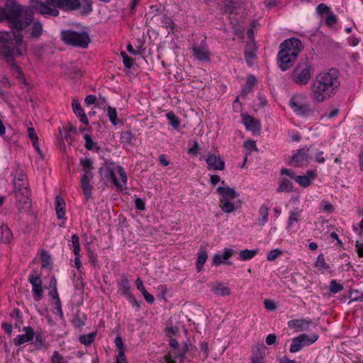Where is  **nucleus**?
Instances as JSON below:
<instances>
[{
    "mask_svg": "<svg viewBox=\"0 0 363 363\" xmlns=\"http://www.w3.org/2000/svg\"><path fill=\"white\" fill-rule=\"evenodd\" d=\"M161 23H162L163 27L169 28L171 31H173L175 24L171 17L164 14L161 18Z\"/></svg>",
    "mask_w": 363,
    "mask_h": 363,
    "instance_id": "nucleus-45",
    "label": "nucleus"
},
{
    "mask_svg": "<svg viewBox=\"0 0 363 363\" xmlns=\"http://www.w3.org/2000/svg\"><path fill=\"white\" fill-rule=\"evenodd\" d=\"M207 259L208 253L205 247L201 246L199 250L197 260L196 263V269L197 272H200L203 269V265Z\"/></svg>",
    "mask_w": 363,
    "mask_h": 363,
    "instance_id": "nucleus-26",
    "label": "nucleus"
},
{
    "mask_svg": "<svg viewBox=\"0 0 363 363\" xmlns=\"http://www.w3.org/2000/svg\"><path fill=\"white\" fill-rule=\"evenodd\" d=\"M313 67L308 63L298 64L290 73V79L298 85H306L312 75Z\"/></svg>",
    "mask_w": 363,
    "mask_h": 363,
    "instance_id": "nucleus-9",
    "label": "nucleus"
},
{
    "mask_svg": "<svg viewBox=\"0 0 363 363\" xmlns=\"http://www.w3.org/2000/svg\"><path fill=\"white\" fill-rule=\"evenodd\" d=\"M331 11V8L323 3L318 4V6L316 7V12L320 16H322L324 13L328 14Z\"/></svg>",
    "mask_w": 363,
    "mask_h": 363,
    "instance_id": "nucleus-50",
    "label": "nucleus"
},
{
    "mask_svg": "<svg viewBox=\"0 0 363 363\" xmlns=\"http://www.w3.org/2000/svg\"><path fill=\"white\" fill-rule=\"evenodd\" d=\"M89 262L93 265L96 266L98 263L97 256L94 254V250L89 249L87 251Z\"/></svg>",
    "mask_w": 363,
    "mask_h": 363,
    "instance_id": "nucleus-56",
    "label": "nucleus"
},
{
    "mask_svg": "<svg viewBox=\"0 0 363 363\" xmlns=\"http://www.w3.org/2000/svg\"><path fill=\"white\" fill-rule=\"evenodd\" d=\"M289 106L299 116L307 117L313 113V111L308 102V96L304 93L292 95L289 99Z\"/></svg>",
    "mask_w": 363,
    "mask_h": 363,
    "instance_id": "nucleus-8",
    "label": "nucleus"
},
{
    "mask_svg": "<svg viewBox=\"0 0 363 363\" xmlns=\"http://www.w3.org/2000/svg\"><path fill=\"white\" fill-rule=\"evenodd\" d=\"M28 281L32 285V292L33 299L35 301H40L43 296V290L42 287V280L40 276L36 272H32L28 276Z\"/></svg>",
    "mask_w": 363,
    "mask_h": 363,
    "instance_id": "nucleus-15",
    "label": "nucleus"
},
{
    "mask_svg": "<svg viewBox=\"0 0 363 363\" xmlns=\"http://www.w3.org/2000/svg\"><path fill=\"white\" fill-rule=\"evenodd\" d=\"M135 207L137 210L144 211L145 209V201L140 198H137L135 200Z\"/></svg>",
    "mask_w": 363,
    "mask_h": 363,
    "instance_id": "nucleus-61",
    "label": "nucleus"
},
{
    "mask_svg": "<svg viewBox=\"0 0 363 363\" xmlns=\"http://www.w3.org/2000/svg\"><path fill=\"white\" fill-rule=\"evenodd\" d=\"M40 259L42 268L51 269L52 264L51 256L45 250H41Z\"/></svg>",
    "mask_w": 363,
    "mask_h": 363,
    "instance_id": "nucleus-36",
    "label": "nucleus"
},
{
    "mask_svg": "<svg viewBox=\"0 0 363 363\" xmlns=\"http://www.w3.org/2000/svg\"><path fill=\"white\" fill-rule=\"evenodd\" d=\"M282 254V251L279 248L270 250L267 255V259L269 261L275 260L279 255Z\"/></svg>",
    "mask_w": 363,
    "mask_h": 363,
    "instance_id": "nucleus-51",
    "label": "nucleus"
},
{
    "mask_svg": "<svg viewBox=\"0 0 363 363\" xmlns=\"http://www.w3.org/2000/svg\"><path fill=\"white\" fill-rule=\"evenodd\" d=\"M43 32V26L40 22H34L30 29V36L32 38H38Z\"/></svg>",
    "mask_w": 363,
    "mask_h": 363,
    "instance_id": "nucleus-43",
    "label": "nucleus"
},
{
    "mask_svg": "<svg viewBox=\"0 0 363 363\" xmlns=\"http://www.w3.org/2000/svg\"><path fill=\"white\" fill-rule=\"evenodd\" d=\"M14 187L16 191V197L18 198L21 194L23 203L26 206H30L28 184L25 174L21 173L14 179Z\"/></svg>",
    "mask_w": 363,
    "mask_h": 363,
    "instance_id": "nucleus-11",
    "label": "nucleus"
},
{
    "mask_svg": "<svg viewBox=\"0 0 363 363\" xmlns=\"http://www.w3.org/2000/svg\"><path fill=\"white\" fill-rule=\"evenodd\" d=\"M121 56L123 57V65L126 68H131L133 65V60L128 57L125 51L121 52Z\"/></svg>",
    "mask_w": 363,
    "mask_h": 363,
    "instance_id": "nucleus-54",
    "label": "nucleus"
},
{
    "mask_svg": "<svg viewBox=\"0 0 363 363\" xmlns=\"http://www.w3.org/2000/svg\"><path fill=\"white\" fill-rule=\"evenodd\" d=\"M242 122L247 130L259 131L261 124L259 121L247 113H242Z\"/></svg>",
    "mask_w": 363,
    "mask_h": 363,
    "instance_id": "nucleus-21",
    "label": "nucleus"
},
{
    "mask_svg": "<svg viewBox=\"0 0 363 363\" xmlns=\"http://www.w3.org/2000/svg\"><path fill=\"white\" fill-rule=\"evenodd\" d=\"M223 13L228 14L230 19L238 16L243 9L242 4L238 0H224Z\"/></svg>",
    "mask_w": 363,
    "mask_h": 363,
    "instance_id": "nucleus-17",
    "label": "nucleus"
},
{
    "mask_svg": "<svg viewBox=\"0 0 363 363\" xmlns=\"http://www.w3.org/2000/svg\"><path fill=\"white\" fill-rule=\"evenodd\" d=\"M80 164L82 166V171L83 172L80 179L81 186L86 197V200L88 201L92 196L91 191L93 186L90 182L94 177L93 161L89 157L82 158L80 160Z\"/></svg>",
    "mask_w": 363,
    "mask_h": 363,
    "instance_id": "nucleus-7",
    "label": "nucleus"
},
{
    "mask_svg": "<svg viewBox=\"0 0 363 363\" xmlns=\"http://www.w3.org/2000/svg\"><path fill=\"white\" fill-rule=\"evenodd\" d=\"M337 23V18L334 14L333 11L327 14V16L325 19V23L328 27H333L334 25H335Z\"/></svg>",
    "mask_w": 363,
    "mask_h": 363,
    "instance_id": "nucleus-48",
    "label": "nucleus"
},
{
    "mask_svg": "<svg viewBox=\"0 0 363 363\" xmlns=\"http://www.w3.org/2000/svg\"><path fill=\"white\" fill-rule=\"evenodd\" d=\"M266 344L272 345L277 344V335L275 334H269L265 339Z\"/></svg>",
    "mask_w": 363,
    "mask_h": 363,
    "instance_id": "nucleus-63",
    "label": "nucleus"
},
{
    "mask_svg": "<svg viewBox=\"0 0 363 363\" xmlns=\"http://www.w3.org/2000/svg\"><path fill=\"white\" fill-rule=\"evenodd\" d=\"M128 301H130L133 306L136 308V311H138L141 309V305L140 303L135 299L134 296L132 294L129 296L128 298H126Z\"/></svg>",
    "mask_w": 363,
    "mask_h": 363,
    "instance_id": "nucleus-59",
    "label": "nucleus"
},
{
    "mask_svg": "<svg viewBox=\"0 0 363 363\" xmlns=\"http://www.w3.org/2000/svg\"><path fill=\"white\" fill-rule=\"evenodd\" d=\"M340 86V73L337 69L323 71L316 75L311 84L313 99L317 102H323L334 96Z\"/></svg>",
    "mask_w": 363,
    "mask_h": 363,
    "instance_id": "nucleus-3",
    "label": "nucleus"
},
{
    "mask_svg": "<svg viewBox=\"0 0 363 363\" xmlns=\"http://www.w3.org/2000/svg\"><path fill=\"white\" fill-rule=\"evenodd\" d=\"M211 291L214 294L220 296H227L230 294V289L219 281H217L215 285L213 286Z\"/></svg>",
    "mask_w": 363,
    "mask_h": 363,
    "instance_id": "nucleus-28",
    "label": "nucleus"
},
{
    "mask_svg": "<svg viewBox=\"0 0 363 363\" xmlns=\"http://www.w3.org/2000/svg\"><path fill=\"white\" fill-rule=\"evenodd\" d=\"M22 331L25 332V334L18 335L13 340V344L16 346H21L24 343L30 342L34 338V330L32 327L25 326Z\"/></svg>",
    "mask_w": 363,
    "mask_h": 363,
    "instance_id": "nucleus-19",
    "label": "nucleus"
},
{
    "mask_svg": "<svg viewBox=\"0 0 363 363\" xmlns=\"http://www.w3.org/2000/svg\"><path fill=\"white\" fill-rule=\"evenodd\" d=\"M256 57V53L255 50H245V58L249 66L252 65V62Z\"/></svg>",
    "mask_w": 363,
    "mask_h": 363,
    "instance_id": "nucleus-52",
    "label": "nucleus"
},
{
    "mask_svg": "<svg viewBox=\"0 0 363 363\" xmlns=\"http://www.w3.org/2000/svg\"><path fill=\"white\" fill-rule=\"evenodd\" d=\"M33 9L43 16H57L58 9L67 11L79 10L82 15H88L92 11L91 0H46L45 2L34 0Z\"/></svg>",
    "mask_w": 363,
    "mask_h": 363,
    "instance_id": "nucleus-2",
    "label": "nucleus"
},
{
    "mask_svg": "<svg viewBox=\"0 0 363 363\" xmlns=\"http://www.w3.org/2000/svg\"><path fill=\"white\" fill-rule=\"evenodd\" d=\"M301 215V211H291L289 213V216L288 218L287 226H286V230L288 231H290L292 226L296 223H298L300 220Z\"/></svg>",
    "mask_w": 363,
    "mask_h": 363,
    "instance_id": "nucleus-34",
    "label": "nucleus"
},
{
    "mask_svg": "<svg viewBox=\"0 0 363 363\" xmlns=\"http://www.w3.org/2000/svg\"><path fill=\"white\" fill-rule=\"evenodd\" d=\"M355 249L358 257L360 258H363V242L362 241H356Z\"/></svg>",
    "mask_w": 363,
    "mask_h": 363,
    "instance_id": "nucleus-60",
    "label": "nucleus"
},
{
    "mask_svg": "<svg viewBox=\"0 0 363 363\" xmlns=\"http://www.w3.org/2000/svg\"><path fill=\"white\" fill-rule=\"evenodd\" d=\"M296 59L291 57V55L284 53V51L281 52H278L277 54V64L282 72H286L290 69L294 65Z\"/></svg>",
    "mask_w": 363,
    "mask_h": 363,
    "instance_id": "nucleus-18",
    "label": "nucleus"
},
{
    "mask_svg": "<svg viewBox=\"0 0 363 363\" xmlns=\"http://www.w3.org/2000/svg\"><path fill=\"white\" fill-rule=\"evenodd\" d=\"M309 150L307 146L296 150L291 157V164L294 167H307L311 159Z\"/></svg>",
    "mask_w": 363,
    "mask_h": 363,
    "instance_id": "nucleus-13",
    "label": "nucleus"
},
{
    "mask_svg": "<svg viewBox=\"0 0 363 363\" xmlns=\"http://www.w3.org/2000/svg\"><path fill=\"white\" fill-rule=\"evenodd\" d=\"M219 206L220 209L226 213H232L235 211V205L229 200H223V201H219Z\"/></svg>",
    "mask_w": 363,
    "mask_h": 363,
    "instance_id": "nucleus-42",
    "label": "nucleus"
},
{
    "mask_svg": "<svg viewBox=\"0 0 363 363\" xmlns=\"http://www.w3.org/2000/svg\"><path fill=\"white\" fill-rule=\"evenodd\" d=\"M317 177L318 175L315 170L309 169L307 170L306 174L302 176L298 175L296 182L298 183L300 186L307 188L311 185L312 182L315 180Z\"/></svg>",
    "mask_w": 363,
    "mask_h": 363,
    "instance_id": "nucleus-22",
    "label": "nucleus"
},
{
    "mask_svg": "<svg viewBox=\"0 0 363 363\" xmlns=\"http://www.w3.org/2000/svg\"><path fill=\"white\" fill-rule=\"evenodd\" d=\"M256 78L254 75H250L247 77L246 82L242 87L241 94L244 96H247L252 91V87L256 83Z\"/></svg>",
    "mask_w": 363,
    "mask_h": 363,
    "instance_id": "nucleus-32",
    "label": "nucleus"
},
{
    "mask_svg": "<svg viewBox=\"0 0 363 363\" xmlns=\"http://www.w3.org/2000/svg\"><path fill=\"white\" fill-rule=\"evenodd\" d=\"M200 349L201 351V357L203 359H206L208 358L209 355V348H208V344L206 341H203L200 344Z\"/></svg>",
    "mask_w": 363,
    "mask_h": 363,
    "instance_id": "nucleus-53",
    "label": "nucleus"
},
{
    "mask_svg": "<svg viewBox=\"0 0 363 363\" xmlns=\"http://www.w3.org/2000/svg\"><path fill=\"white\" fill-rule=\"evenodd\" d=\"M265 356H266V347H262L258 349L257 354L251 358L250 363H266L265 362Z\"/></svg>",
    "mask_w": 363,
    "mask_h": 363,
    "instance_id": "nucleus-41",
    "label": "nucleus"
},
{
    "mask_svg": "<svg viewBox=\"0 0 363 363\" xmlns=\"http://www.w3.org/2000/svg\"><path fill=\"white\" fill-rule=\"evenodd\" d=\"M293 183L286 178H282L277 187V191L289 193L293 191Z\"/></svg>",
    "mask_w": 363,
    "mask_h": 363,
    "instance_id": "nucleus-35",
    "label": "nucleus"
},
{
    "mask_svg": "<svg viewBox=\"0 0 363 363\" xmlns=\"http://www.w3.org/2000/svg\"><path fill=\"white\" fill-rule=\"evenodd\" d=\"M315 268H317L321 273L329 270L330 267L326 263L323 254L320 253L318 255L316 261L314 264Z\"/></svg>",
    "mask_w": 363,
    "mask_h": 363,
    "instance_id": "nucleus-31",
    "label": "nucleus"
},
{
    "mask_svg": "<svg viewBox=\"0 0 363 363\" xmlns=\"http://www.w3.org/2000/svg\"><path fill=\"white\" fill-rule=\"evenodd\" d=\"M121 140L122 143L130 145L133 143L134 137L130 131H123L121 133Z\"/></svg>",
    "mask_w": 363,
    "mask_h": 363,
    "instance_id": "nucleus-47",
    "label": "nucleus"
},
{
    "mask_svg": "<svg viewBox=\"0 0 363 363\" xmlns=\"http://www.w3.org/2000/svg\"><path fill=\"white\" fill-rule=\"evenodd\" d=\"M167 120L169 121V124L175 130L180 128L181 120L175 115V113L171 111L166 114Z\"/></svg>",
    "mask_w": 363,
    "mask_h": 363,
    "instance_id": "nucleus-38",
    "label": "nucleus"
},
{
    "mask_svg": "<svg viewBox=\"0 0 363 363\" xmlns=\"http://www.w3.org/2000/svg\"><path fill=\"white\" fill-rule=\"evenodd\" d=\"M320 208L326 213H330L334 211L333 205L328 201L323 199L320 202Z\"/></svg>",
    "mask_w": 363,
    "mask_h": 363,
    "instance_id": "nucleus-49",
    "label": "nucleus"
},
{
    "mask_svg": "<svg viewBox=\"0 0 363 363\" xmlns=\"http://www.w3.org/2000/svg\"><path fill=\"white\" fill-rule=\"evenodd\" d=\"M99 174L102 177L110 179L118 190H122L123 186L127 184L128 177L122 166L106 163L100 168Z\"/></svg>",
    "mask_w": 363,
    "mask_h": 363,
    "instance_id": "nucleus-5",
    "label": "nucleus"
},
{
    "mask_svg": "<svg viewBox=\"0 0 363 363\" xmlns=\"http://www.w3.org/2000/svg\"><path fill=\"white\" fill-rule=\"evenodd\" d=\"M311 323V320H307L305 319H294L289 320L287 325L289 328L296 329L298 330L302 331L308 328Z\"/></svg>",
    "mask_w": 363,
    "mask_h": 363,
    "instance_id": "nucleus-27",
    "label": "nucleus"
},
{
    "mask_svg": "<svg viewBox=\"0 0 363 363\" xmlns=\"http://www.w3.org/2000/svg\"><path fill=\"white\" fill-rule=\"evenodd\" d=\"M130 287V281L128 278L123 277L121 280L119 290L121 291V294L125 296V298H128L129 296L132 295Z\"/></svg>",
    "mask_w": 363,
    "mask_h": 363,
    "instance_id": "nucleus-37",
    "label": "nucleus"
},
{
    "mask_svg": "<svg viewBox=\"0 0 363 363\" xmlns=\"http://www.w3.org/2000/svg\"><path fill=\"white\" fill-rule=\"evenodd\" d=\"M343 290V285L337 281L335 279H333L329 284V291L330 293L335 294Z\"/></svg>",
    "mask_w": 363,
    "mask_h": 363,
    "instance_id": "nucleus-46",
    "label": "nucleus"
},
{
    "mask_svg": "<svg viewBox=\"0 0 363 363\" xmlns=\"http://www.w3.org/2000/svg\"><path fill=\"white\" fill-rule=\"evenodd\" d=\"M113 363H127V359L123 351H118L116 360Z\"/></svg>",
    "mask_w": 363,
    "mask_h": 363,
    "instance_id": "nucleus-64",
    "label": "nucleus"
},
{
    "mask_svg": "<svg viewBox=\"0 0 363 363\" xmlns=\"http://www.w3.org/2000/svg\"><path fill=\"white\" fill-rule=\"evenodd\" d=\"M280 173L281 175L288 176L289 178L294 179L295 182H296V177L298 176V175L295 174L294 171H293L292 169H286V168H282L280 171Z\"/></svg>",
    "mask_w": 363,
    "mask_h": 363,
    "instance_id": "nucleus-57",
    "label": "nucleus"
},
{
    "mask_svg": "<svg viewBox=\"0 0 363 363\" xmlns=\"http://www.w3.org/2000/svg\"><path fill=\"white\" fill-rule=\"evenodd\" d=\"M216 191L220 196L219 201H223V200L235 199L239 196L238 193L235 191V189L228 186H218L216 189Z\"/></svg>",
    "mask_w": 363,
    "mask_h": 363,
    "instance_id": "nucleus-23",
    "label": "nucleus"
},
{
    "mask_svg": "<svg viewBox=\"0 0 363 363\" xmlns=\"http://www.w3.org/2000/svg\"><path fill=\"white\" fill-rule=\"evenodd\" d=\"M191 50L193 55L197 60L201 62L210 61L211 53L205 40H203L199 45H194Z\"/></svg>",
    "mask_w": 363,
    "mask_h": 363,
    "instance_id": "nucleus-16",
    "label": "nucleus"
},
{
    "mask_svg": "<svg viewBox=\"0 0 363 363\" xmlns=\"http://www.w3.org/2000/svg\"><path fill=\"white\" fill-rule=\"evenodd\" d=\"M55 209L57 218L60 220L65 218V201L60 196H57L55 201Z\"/></svg>",
    "mask_w": 363,
    "mask_h": 363,
    "instance_id": "nucleus-25",
    "label": "nucleus"
},
{
    "mask_svg": "<svg viewBox=\"0 0 363 363\" xmlns=\"http://www.w3.org/2000/svg\"><path fill=\"white\" fill-rule=\"evenodd\" d=\"M106 111L107 116L108 117L111 124L114 126L118 125L121 123V121L118 119V113L116 109L112 106H108Z\"/></svg>",
    "mask_w": 363,
    "mask_h": 363,
    "instance_id": "nucleus-39",
    "label": "nucleus"
},
{
    "mask_svg": "<svg viewBox=\"0 0 363 363\" xmlns=\"http://www.w3.org/2000/svg\"><path fill=\"white\" fill-rule=\"evenodd\" d=\"M319 336L318 334H312L311 336L305 333L300 334L298 336L292 339L289 347V352L296 353L301 350L305 346H309L316 342Z\"/></svg>",
    "mask_w": 363,
    "mask_h": 363,
    "instance_id": "nucleus-10",
    "label": "nucleus"
},
{
    "mask_svg": "<svg viewBox=\"0 0 363 363\" xmlns=\"http://www.w3.org/2000/svg\"><path fill=\"white\" fill-rule=\"evenodd\" d=\"M264 306L265 308L270 310V311L275 310L277 308V306H276L274 301L272 300H270V299H265L264 301Z\"/></svg>",
    "mask_w": 363,
    "mask_h": 363,
    "instance_id": "nucleus-62",
    "label": "nucleus"
},
{
    "mask_svg": "<svg viewBox=\"0 0 363 363\" xmlns=\"http://www.w3.org/2000/svg\"><path fill=\"white\" fill-rule=\"evenodd\" d=\"M62 40L67 45L74 48H86L91 42L89 35L86 31L78 32L72 29L61 31Z\"/></svg>",
    "mask_w": 363,
    "mask_h": 363,
    "instance_id": "nucleus-6",
    "label": "nucleus"
},
{
    "mask_svg": "<svg viewBox=\"0 0 363 363\" xmlns=\"http://www.w3.org/2000/svg\"><path fill=\"white\" fill-rule=\"evenodd\" d=\"M96 335V332H92L87 335H82L79 337V341L81 344L88 346L95 340Z\"/></svg>",
    "mask_w": 363,
    "mask_h": 363,
    "instance_id": "nucleus-40",
    "label": "nucleus"
},
{
    "mask_svg": "<svg viewBox=\"0 0 363 363\" xmlns=\"http://www.w3.org/2000/svg\"><path fill=\"white\" fill-rule=\"evenodd\" d=\"M0 46L4 50L3 53L9 65L11 75L19 83L28 85L21 67L17 65L13 57H21L26 53V45L23 43L22 35L14 32L0 31Z\"/></svg>",
    "mask_w": 363,
    "mask_h": 363,
    "instance_id": "nucleus-1",
    "label": "nucleus"
},
{
    "mask_svg": "<svg viewBox=\"0 0 363 363\" xmlns=\"http://www.w3.org/2000/svg\"><path fill=\"white\" fill-rule=\"evenodd\" d=\"M35 339V342H34V344L38 347V348H42L44 347L45 345V336L43 335V333L41 332H37V333H35L34 332V338Z\"/></svg>",
    "mask_w": 363,
    "mask_h": 363,
    "instance_id": "nucleus-44",
    "label": "nucleus"
},
{
    "mask_svg": "<svg viewBox=\"0 0 363 363\" xmlns=\"http://www.w3.org/2000/svg\"><path fill=\"white\" fill-rule=\"evenodd\" d=\"M237 252L231 248L225 247L220 252L216 253L212 257V265L218 267L221 264L231 265L230 259L233 257Z\"/></svg>",
    "mask_w": 363,
    "mask_h": 363,
    "instance_id": "nucleus-14",
    "label": "nucleus"
},
{
    "mask_svg": "<svg viewBox=\"0 0 363 363\" xmlns=\"http://www.w3.org/2000/svg\"><path fill=\"white\" fill-rule=\"evenodd\" d=\"M279 52L291 55L293 58H297L302 50L301 41L296 38H291L284 40L279 46Z\"/></svg>",
    "mask_w": 363,
    "mask_h": 363,
    "instance_id": "nucleus-12",
    "label": "nucleus"
},
{
    "mask_svg": "<svg viewBox=\"0 0 363 363\" xmlns=\"http://www.w3.org/2000/svg\"><path fill=\"white\" fill-rule=\"evenodd\" d=\"M72 106L74 114L79 118L80 121L84 125H88L89 119L79 101L74 99L72 103Z\"/></svg>",
    "mask_w": 363,
    "mask_h": 363,
    "instance_id": "nucleus-24",
    "label": "nucleus"
},
{
    "mask_svg": "<svg viewBox=\"0 0 363 363\" xmlns=\"http://www.w3.org/2000/svg\"><path fill=\"white\" fill-rule=\"evenodd\" d=\"M63 360V356L58 351H54L51 357L50 363H62Z\"/></svg>",
    "mask_w": 363,
    "mask_h": 363,
    "instance_id": "nucleus-55",
    "label": "nucleus"
},
{
    "mask_svg": "<svg viewBox=\"0 0 363 363\" xmlns=\"http://www.w3.org/2000/svg\"><path fill=\"white\" fill-rule=\"evenodd\" d=\"M259 252L258 249L255 250H242L239 252V259L241 261H248L255 257Z\"/></svg>",
    "mask_w": 363,
    "mask_h": 363,
    "instance_id": "nucleus-33",
    "label": "nucleus"
},
{
    "mask_svg": "<svg viewBox=\"0 0 363 363\" xmlns=\"http://www.w3.org/2000/svg\"><path fill=\"white\" fill-rule=\"evenodd\" d=\"M205 160L209 170H223L225 168V162L220 155L210 154Z\"/></svg>",
    "mask_w": 363,
    "mask_h": 363,
    "instance_id": "nucleus-20",
    "label": "nucleus"
},
{
    "mask_svg": "<svg viewBox=\"0 0 363 363\" xmlns=\"http://www.w3.org/2000/svg\"><path fill=\"white\" fill-rule=\"evenodd\" d=\"M0 242L5 244L9 243L13 238V233L9 227L6 225H2L0 228Z\"/></svg>",
    "mask_w": 363,
    "mask_h": 363,
    "instance_id": "nucleus-30",
    "label": "nucleus"
},
{
    "mask_svg": "<svg viewBox=\"0 0 363 363\" xmlns=\"http://www.w3.org/2000/svg\"><path fill=\"white\" fill-rule=\"evenodd\" d=\"M259 216L257 223L259 226H264L268 221L269 206L265 203L262 204L259 209Z\"/></svg>",
    "mask_w": 363,
    "mask_h": 363,
    "instance_id": "nucleus-29",
    "label": "nucleus"
},
{
    "mask_svg": "<svg viewBox=\"0 0 363 363\" xmlns=\"http://www.w3.org/2000/svg\"><path fill=\"white\" fill-rule=\"evenodd\" d=\"M84 138L85 140V147L88 150H91L94 147V141L91 138V136L89 135H84Z\"/></svg>",
    "mask_w": 363,
    "mask_h": 363,
    "instance_id": "nucleus-58",
    "label": "nucleus"
},
{
    "mask_svg": "<svg viewBox=\"0 0 363 363\" xmlns=\"http://www.w3.org/2000/svg\"><path fill=\"white\" fill-rule=\"evenodd\" d=\"M32 20L33 15L25 11L23 7L17 1H11L5 8L0 6V22L6 21L10 28L13 30L12 32L20 33Z\"/></svg>",
    "mask_w": 363,
    "mask_h": 363,
    "instance_id": "nucleus-4",
    "label": "nucleus"
}]
</instances>
